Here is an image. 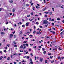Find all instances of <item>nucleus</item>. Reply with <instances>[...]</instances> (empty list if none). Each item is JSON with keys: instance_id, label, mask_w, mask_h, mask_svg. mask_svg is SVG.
Returning a JSON list of instances; mask_svg holds the SVG:
<instances>
[{"instance_id": "6", "label": "nucleus", "mask_w": 64, "mask_h": 64, "mask_svg": "<svg viewBox=\"0 0 64 64\" xmlns=\"http://www.w3.org/2000/svg\"><path fill=\"white\" fill-rule=\"evenodd\" d=\"M15 9L13 8L12 10V12H15Z\"/></svg>"}, {"instance_id": "61", "label": "nucleus", "mask_w": 64, "mask_h": 64, "mask_svg": "<svg viewBox=\"0 0 64 64\" xmlns=\"http://www.w3.org/2000/svg\"><path fill=\"white\" fill-rule=\"evenodd\" d=\"M28 53V52H26V54H27Z\"/></svg>"}, {"instance_id": "36", "label": "nucleus", "mask_w": 64, "mask_h": 64, "mask_svg": "<svg viewBox=\"0 0 64 64\" xmlns=\"http://www.w3.org/2000/svg\"><path fill=\"white\" fill-rule=\"evenodd\" d=\"M14 47H17V45L15 44L14 46Z\"/></svg>"}, {"instance_id": "56", "label": "nucleus", "mask_w": 64, "mask_h": 64, "mask_svg": "<svg viewBox=\"0 0 64 64\" xmlns=\"http://www.w3.org/2000/svg\"><path fill=\"white\" fill-rule=\"evenodd\" d=\"M64 59V57H62V59Z\"/></svg>"}, {"instance_id": "43", "label": "nucleus", "mask_w": 64, "mask_h": 64, "mask_svg": "<svg viewBox=\"0 0 64 64\" xmlns=\"http://www.w3.org/2000/svg\"><path fill=\"white\" fill-rule=\"evenodd\" d=\"M6 46H8V47H9L10 45L8 44H7Z\"/></svg>"}, {"instance_id": "41", "label": "nucleus", "mask_w": 64, "mask_h": 64, "mask_svg": "<svg viewBox=\"0 0 64 64\" xmlns=\"http://www.w3.org/2000/svg\"><path fill=\"white\" fill-rule=\"evenodd\" d=\"M37 47L36 46H35V47L34 46V48H35V49Z\"/></svg>"}, {"instance_id": "58", "label": "nucleus", "mask_w": 64, "mask_h": 64, "mask_svg": "<svg viewBox=\"0 0 64 64\" xmlns=\"http://www.w3.org/2000/svg\"><path fill=\"white\" fill-rule=\"evenodd\" d=\"M16 26H17V25H16V24H14V26L16 27Z\"/></svg>"}, {"instance_id": "37", "label": "nucleus", "mask_w": 64, "mask_h": 64, "mask_svg": "<svg viewBox=\"0 0 64 64\" xmlns=\"http://www.w3.org/2000/svg\"><path fill=\"white\" fill-rule=\"evenodd\" d=\"M52 21H54V19H52L51 20Z\"/></svg>"}, {"instance_id": "16", "label": "nucleus", "mask_w": 64, "mask_h": 64, "mask_svg": "<svg viewBox=\"0 0 64 64\" xmlns=\"http://www.w3.org/2000/svg\"><path fill=\"white\" fill-rule=\"evenodd\" d=\"M45 53H46V51H44V55H45L46 54Z\"/></svg>"}, {"instance_id": "28", "label": "nucleus", "mask_w": 64, "mask_h": 64, "mask_svg": "<svg viewBox=\"0 0 64 64\" xmlns=\"http://www.w3.org/2000/svg\"><path fill=\"white\" fill-rule=\"evenodd\" d=\"M28 49H29V51H31V49H30V48H28Z\"/></svg>"}, {"instance_id": "26", "label": "nucleus", "mask_w": 64, "mask_h": 64, "mask_svg": "<svg viewBox=\"0 0 64 64\" xmlns=\"http://www.w3.org/2000/svg\"><path fill=\"white\" fill-rule=\"evenodd\" d=\"M34 9H35V7H34L32 8V10H35Z\"/></svg>"}, {"instance_id": "13", "label": "nucleus", "mask_w": 64, "mask_h": 64, "mask_svg": "<svg viewBox=\"0 0 64 64\" xmlns=\"http://www.w3.org/2000/svg\"><path fill=\"white\" fill-rule=\"evenodd\" d=\"M36 6V8H40V7L38 6Z\"/></svg>"}, {"instance_id": "23", "label": "nucleus", "mask_w": 64, "mask_h": 64, "mask_svg": "<svg viewBox=\"0 0 64 64\" xmlns=\"http://www.w3.org/2000/svg\"><path fill=\"white\" fill-rule=\"evenodd\" d=\"M31 15H33V12H32L30 14Z\"/></svg>"}, {"instance_id": "14", "label": "nucleus", "mask_w": 64, "mask_h": 64, "mask_svg": "<svg viewBox=\"0 0 64 64\" xmlns=\"http://www.w3.org/2000/svg\"><path fill=\"white\" fill-rule=\"evenodd\" d=\"M58 59H61V58L60 56H58Z\"/></svg>"}, {"instance_id": "33", "label": "nucleus", "mask_w": 64, "mask_h": 64, "mask_svg": "<svg viewBox=\"0 0 64 64\" xmlns=\"http://www.w3.org/2000/svg\"><path fill=\"white\" fill-rule=\"evenodd\" d=\"M13 0H11V1L10 2L11 3H13Z\"/></svg>"}, {"instance_id": "17", "label": "nucleus", "mask_w": 64, "mask_h": 64, "mask_svg": "<svg viewBox=\"0 0 64 64\" xmlns=\"http://www.w3.org/2000/svg\"><path fill=\"white\" fill-rule=\"evenodd\" d=\"M30 62H32V59L30 58Z\"/></svg>"}, {"instance_id": "39", "label": "nucleus", "mask_w": 64, "mask_h": 64, "mask_svg": "<svg viewBox=\"0 0 64 64\" xmlns=\"http://www.w3.org/2000/svg\"><path fill=\"white\" fill-rule=\"evenodd\" d=\"M35 32H36V31H34V32H33V33L34 34H35Z\"/></svg>"}, {"instance_id": "18", "label": "nucleus", "mask_w": 64, "mask_h": 64, "mask_svg": "<svg viewBox=\"0 0 64 64\" xmlns=\"http://www.w3.org/2000/svg\"><path fill=\"white\" fill-rule=\"evenodd\" d=\"M23 46H20V48H21V49H22V48H23Z\"/></svg>"}, {"instance_id": "2", "label": "nucleus", "mask_w": 64, "mask_h": 64, "mask_svg": "<svg viewBox=\"0 0 64 64\" xmlns=\"http://www.w3.org/2000/svg\"><path fill=\"white\" fill-rule=\"evenodd\" d=\"M29 22H27L26 24V26H28V25H29Z\"/></svg>"}, {"instance_id": "10", "label": "nucleus", "mask_w": 64, "mask_h": 64, "mask_svg": "<svg viewBox=\"0 0 64 64\" xmlns=\"http://www.w3.org/2000/svg\"><path fill=\"white\" fill-rule=\"evenodd\" d=\"M13 43L14 44H16V43L15 42V41L13 42Z\"/></svg>"}, {"instance_id": "20", "label": "nucleus", "mask_w": 64, "mask_h": 64, "mask_svg": "<svg viewBox=\"0 0 64 64\" xmlns=\"http://www.w3.org/2000/svg\"><path fill=\"white\" fill-rule=\"evenodd\" d=\"M26 58L27 59H29V56H26Z\"/></svg>"}, {"instance_id": "64", "label": "nucleus", "mask_w": 64, "mask_h": 64, "mask_svg": "<svg viewBox=\"0 0 64 64\" xmlns=\"http://www.w3.org/2000/svg\"><path fill=\"white\" fill-rule=\"evenodd\" d=\"M8 24V22H7L6 23V24Z\"/></svg>"}, {"instance_id": "57", "label": "nucleus", "mask_w": 64, "mask_h": 64, "mask_svg": "<svg viewBox=\"0 0 64 64\" xmlns=\"http://www.w3.org/2000/svg\"><path fill=\"white\" fill-rule=\"evenodd\" d=\"M1 10H2V8H0V12L1 11Z\"/></svg>"}, {"instance_id": "7", "label": "nucleus", "mask_w": 64, "mask_h": 64, "mask_svg": "<svg viewBox=\"0 0 64 64\" xmlns=\"http://www.w3.org/2000/svg\"><path fill=\"white\" fill-rule=\"evenodd\" d=\"M1 34L2 35H4V34H5V33L4 32H1Z\"/></svg>"}, {"instance_id": "3", "label": "nucleus", "mask_w": 64, "mask_h": 64, "mask_svg": "<svg viewBox=\"0 0 64 64\" xmlns=\"http://www.w3.org/2000/svg\"><path fill=\"white\" fill-rule=\"evenodd\" d=\"M43 60V58H40V62H42Z\"/></svg>"}, {"instance_id": "55", "label": "nucleus", "mask_w": 64, "mask_h": 64, "mask_svg": "<svg viewBox=\"0 0 64 64\" xmlns=\"http://www.w3.org/2000/svg\"><path fill=\"white\" fill-rule=\"evenodd\" d=\"M16 36L15 35L14 36V38H16Z\"/></svg>"}, {"instance_id": "8", "label": "nucleus", "mask_w": 64, "mask_h": 64, "mask_svg": "<svg viewBox=\"0 0 64 64\" xmlns=\"http://www.w3.org/2000/svg\"><path fill=\"white\" fill-rule=\"evenodd\" d=\"M2 58H3V56H0V60H2Z\"/></svg>"}, {"instance_id": "53", "label": "nucleus", "mask_w": 64, "mask_h": 64, "mask_svg": "<svg viewBox=\"0 0 64 64\" xmlns=\"http://www.w3.org/2000/svg\"><path fill=\"white\" fill-rule=\"evenodd\" d=\"M54 8H52V9L54 11Z\"/></svg>"}, {"instance_id": "19", "label": "nucleus", "mask_w": 64, "mask_h": 64, "mask_svg": "<svg viewBox=\"0 0 64 64\" xmlns=\"http://www.w3.org/2000/svg\"><path fill=\"white\" fill-rule=\"evenodd\" d=\"M7 60H10V58H7Z\"/></svg>"}, {"instance_id": "12", "label": "nucleus", "mask_w": 64, "mask_h": 64, "mask_svg": "<svg viewBox=\"0 0 64 64\" xmlns=\"http://www.w3.org/2000/svg\"><path fill=\"white\" fill-rule=\"evenodd\" d=\"M46 8H45L43 9V11H45V10H46Z\"/></svg>"}, {"instance_id": "31", "label": "nucleus", "mask_w": 64, "mask_h": 64, "mask_svg": "<svg viewBox=\"0 0 64 64\" xmlns=\"http://www.w3.org/2000/svg\"><path fill=\"white\" fill-rule=\"evenodd\" d=\"M49 19H50V20H49V21H51V18H49Z\"/></svg>"}, {"instance_id": "29", "label": "nucleus", "mask_w": 64, "mask_h": 64, "mask_svg": "<svg viewBox=\"0 0 64 64\" xmlns=\"http://www.w3.org/2000/svg\"><path fill=\"white\" fill-rule=\"evenodd\" d=\"M36 24H37V25H38V24H39V23H38V22H36Z\"/></svg>"}, {"instance_id": "22", "label": "nucleus", "mask_w": 64, "mask_h": 64, "mask_svg": "<svg viewBox=\"0 0 64 64\" xmlns=\"http://www.w3.org/2000/svg\"><path fill=\"white\" fill-rule=\"evenodd\" d=\"M50 58L51 59H52V58H53V56H50Z\"/></svg>"}, {"instance_id": "25", "label": "nucleus", "mask_w": 64, "mask_h": 64, "mask_svg": "<svg viewBox=\"0 0 64 64\" xmlns=\"http://www.w3.org/2000/svg\"><path fill=\"white\" fill-rule=\"evenodd\" d=\"M36 34H39V32H36Z\"/></svg>"}, {"instance_id": "63", "label": "nucleus", "mask_w": 64, "mask_h": 64, "mask_svg": "<svg viewBox=\"0 0 64 64\" xmlns=\"http://www.w3.org/2000/svg\"><path fill=\"white\" fill-rule=\"evenodd\" d=\"M14 64H17V63H16V62H14Z\"/></svg>"}, {"instance_id": "24", "label": "nucleus", "mask_w": 64, "mask_h": 64, "mask_svg": "<svg viewBox=\"0 0 64 64\" xmlns=\"http://www.w3.org/2000/svg\"><path fill=\"white\" fill-rule=\"evenodd\" d=\"M43 51H45V48H42Z\"/></svg>"}, {"instance_id": "1", "label": "nucleus", "mask_w": 64, "mask_h": 64, "mask_svg": "<svg viewBox=\"0 0 64 64\" xmlns=\"http://www.w3.org/2000/svg\"><path fill=\"white\" fill-rule=\"evenodd\" d=\"M43 24H47L48 23V22L46 20H44L43 22Z\"/></svg>"}, {"instance_id": "51", "label": "nucleus", "mask_w": 64, "mask_h": 64, "mask_svg": "<svg viewBox=\"0 0 64 64\" xmlns=\"http://www.w3.org/2000/svg\"><path fill=\"white\" fill-rule=\"evenodd\" d=\"M33 4H34L33 3H32L31 4V5H33Z\"/></svg>"}, {"instance_id": "4", "label": "nucleus", "mask_w": 64, "mask_h": 64, "mask_svg": "<svg viewBox=\"0 0 64 64\" xmlns=\"http://www.w3.org/2000/svg\"><path fill=\"white\" fill-rule=\"evenodd\" d=\"M60 7V6L59 5H58L56 6V7L58 8V7Z\"/></svg>"}, {"instance_id": "38", "label": "nucleus", "mask_w": 64, "mask_h": 64, "mask_svg": "<svg viewBox=\"0 0 64 64\" xmlns=\"http://www.w3.org/2000/svg\"><path fill=\"white\" fill-rule=\"evenodd\" d=\"M46 18L47 17V16L46 15H45L44 16Z\"/></svg>"}, {"instance_id": "11", "label": "nucleus", "mask_w": 64, "mask_h": 64, "mask_svg": "<svg viewBox=\"0 0 64 64\" xmlns=\"http://www.w3.org/2000/svg\"><path fill=\"white\" fill-rule=\"evenodd\" d=\"M52 12H50L49 13V14L50 15H52Z\"/></svg>"}, {"instance_id": "44", "label": "nucleus", "mask_w": 64, "mask_h": 64, "mask_svg": "<svg viewBox=\"0 0 64 64\" xmlns=\"http://www.w3.org/2000/svg\"><path fill=\"white\" fill-rule=\"evenodd\" d=\"M14 55H17V54H14Z\"/></svg>"}, {"instance_id": "48", "label": "nucleus", "mask_w": 64, "mask_h": 64, "mask_svg": "<svg viewBox=\"0 0 64 64\" xmlns=\"http://www.w3.org/2000/svg\"><path fill=\"white\" fill-rule=\"evenodd\" d=\"M30 32H31V31H32V29L30 28Z\"/></svg>"}, {"instance_id": "30", "label": "nucleus", "mask_w": 64, "mask_h": 64, "mask_svg": "<svg viewBox=\"0 0 64 64\" xmlns=\"http://www.w3.org/2000/svg\"><path fill=\"white\" fill-rule=\"evenodd\" d=\"M52 26H53L54 25V24L53 22L52 23Z\"/></svg>"}, {"instance_id": "52", "label": "nucleus", "mask_w": 64, "mask_h": 64, "mask_svg": "<svg viewBox=\"0 0 64 64\" xmlns=\"http://www.w3.org/2000/svg\"><path fill=\"white\" fill-rule=\"evenodd\" d=\"M6 50H4V52H5V53H6Z\"/></svg>"}, {"instance_id": "5", "label": "nucleus", "mask_w": 64, "mask_h": 64, "mask_svg": "<svg viewBox=\"0 0 64 64\" xmlns=\"http://www.w3.org/2000/svg\"><path fill=\"white\" fill-rule=\"evenodd\" d=\"M13 35L12 34L11 35V34H10V38H12V37H13Z\"/></svg>"}, {"instance_id": "9", "label": "nucleus", "mask_w": 64, "mask_h": 64, "mask_svg": "<svg viewBox=\"0 0 64 64\" xmlns=\"http://www.w3.org/2000/svg\"><path fill=\"white\" fill-rule=\"evenodd\" d=\"M29 20L30 21H32L33 20V19H32L31 20L30 19V18H29Z\"/></svg>"}, {"instance_id": "60", "label": "nucleus", "mask_w": 64, "mask_h": 64, "mask_svg": "<svg viewBox=\"0 0 64 64\" xmlns=\"http://www.w3.org/2000/svg\"><path fill=\"white\" fill-rule=\"evenodd\" d=\"M26 48V46H24V48H23V49H25Z\"/></svg>"}, {"instance_id": "54", "label": "nucleus", "mask_w": 64, "mask_h": 64, "mask_svg": "<svg viewBox=\"0 0 64 64\" xmlns=\"http://www.w3.org/2000/svg\"><path fill=\"white\" fill-rule=\"evenodd\" d=\"M26 45V44H23V46H25Z\"/></svg>"}, {"instance_id": "42", "label": "nucleus", "mask_w": 64, "mask_h": 64, "mask_svg": "<svg viewBox=\"0 0 64 64\" xmlns=\"http://www.w3.org/2000/svg\"><path fill=\"white\" fill-rule=\"evenodd\" d=\"M26 46H28V44H26Z\"/></svg>"}, {"instance_id": "62", "label": "nucleus", "mask_w": 64, "mask_h": 64, "mask_svg": "<svg viewBox=\"0 0 64 64\" xmlns=\"http://www.w3.org/2000/svg\"><path fill=\"white\" fill-rule=\"evenodd\" d=\"M22 9H25V8L24 7L22 8Z\"/></svg>"}, {"instance_id": "50", "label": "nucleus", "mask_w": 64, "mask_h": 64, "mask_svg": "<svg viewBox=\"0 0 64 64\" xmlns=\"http://www.w3.org/2000/svg\"><path fill=\"white\" fill-rule=\"evenodd\" d=\"M37 5L38 6H40V5L39 4H37Z\"/></svg>"}, {"instance_id": "45", "label": "nucleus", "mask_w": 64, "mask_h": 64, "mask_svg": "<svg viewBox=\"0 0 64 64\" xmlns=\"http://www.w3.org/2000/svg\"><path fill=\"white\" fill-rule=\"evenodd\" d=\"M44 3H46V1L45 0H44Z\"/></svg>"}, {"instance_id": "40", "label": "nucleus", "mask_w": 64, "mask_h": 64, "mask_svg": "<svg viewBox=\"0 0 64 64\" xmlns=\"http://www.w3.org/2000/svg\"><path fill=\"white\" fill-rule=\"evenodd\" d=\"M63 32H61L60 33V34L61 35H62V34H63Z\"/></svg>"}, {"instance_id": "32", "label": "nucleus", "mask_w": 64, "mask_h": 64, "mask_svg": "<svg viewBox=\"0 0 64 64\" xmlns=\"http://www.w3.org/2000/svg\"><path fill=\"white\" fill-rule=\"evenodd\" d=\"M19 23L20 24H22V22H20Z\"/></svg>"}, {"instance_id": "46", "label": "nucleus", "mask_w": 64, "mask_h": 64, "mask_svg": "<svg viewBox=\"0 0 64 64\" xmlns=\"http://www.w3.org/2000/svg\"><path fill=\"white\" fill-rule=\"evenodd\" d=\"M22 27H25V25H22Z\"/></svg>"}, {"instance_id": "47", "label": "nucleus", "mask_w": 64, "mask_h": 64, "mask_svg": "<svg viewBox=\"0 0 64 64\" xmlns=\"http://www.w3.org/2000/svg\"><path fill=\"white\" fill-rule=\"evenodd\" d=\"M30 55H31L32 56H33V54H32V53Z\"/></svg>"}, {"instance_id": "21", "label": "nucleus", "mask_w": 64, "mask_h": 64, "mask_svg": "<svg viewBox=\"0 0 64 64\" xmlns=\"http://www.w3.org/2000/svg\"><path fill=\"white\" fill-rule=\"evenodd\" d=\"M57 20H60V18H57Z\"/></svg>"}, {"instance_id": "15", "label": "nucleus", "mask_w": 64, "mask_h": 64, "mask_svg": "<svg viewBox=\"0 0 64 64\" xmlns=\"http://www.w3.org/2000/svg\"><path fill=\"white\" fill-rule=\"evenodd\" d=\"M38 48H40V49H41V46H38Z\"/></svg>"}, {"instance_id": "35", "label": "nucleus", "mask_w": 64, "mask_h": 64, "mask_svg": "<svg viewBox=\"0 0 64 64\" xmlns=\"http://www.w3.org/2000/svg\"><path fill=\"white\" fill-rule=\"evenodd\" d=\"M48 55H49V56L50 55H51V53L48 54Z\"/></svg>"}, {"instance_id": "34", "label": "nucleus", "mask_w": 64, "mask_h": 64, "mask_svg": "<svg viewBox=\"0 0 64 64\" xmlns=\"http://www.w3.org/2000/svg\"><path fill=\"white\" fill-rule=\"evenodd\" d=\"M48 24H47V25H45V26H46L45 27H47V26H48Z\"/></svg>"}, {"instance_id": "49", "label": "nucleus", "mask_w": 64, "mask_h": 64, "mask_svg": "<svg viewBox=\"0 0 64 64\" xmlns=\"http://www.w3.org/2000/svg\"><path fill=\"white\" fill-rule=\"evenodd\" d=\"M27 42H26V41H25L24 42V43H26Z\"/></svg>"}, {"instance_id": "59", "label": "nucleus", "mask_w": 64, "mask_h": 64, "mask_svg": "<svg viewBox=\"0 0 64 64\" xmlns=\"http://www.w3.org/2000/svg\"><path fill=\"white\" fill-rule=\"evenodd\" d=\"M40 19V18H38V20H39Z\"/></svg>"}, {"instance_id": "27", "label": "nucleus", "mask_w": 64, "mask_h": 64, "mask_svg": "<svg viewBox=\"0 0 64 64\" xmlns=\"http://www.w3.org/2000/svg\"><path fill=\"white\" fill-rule=\"evenodd\" d=\"M52 29H54V30H55V28H52Z\"/></svg>"}]
</instances>
